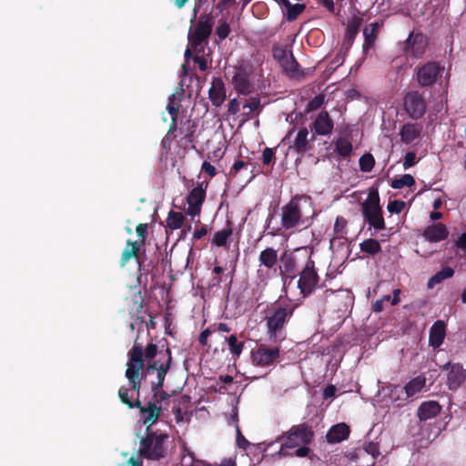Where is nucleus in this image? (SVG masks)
I'll use <instances>...</instances> for the list:
<instances>
[{
  "instance_id": "nucleus-1",
  "label": "nucleus",
  "mask_w": 466,
  "mask_h": 466,
  "mask_svg": "<svg viewBox=\"0 0 466 466\" xmlns=\"http://www.w3.org/2000/svg\"><path fill=\"white\" fill-rule=\"evenodd\" d=\"M146 372L151 374L157 372V380L151 382V393L153 402L160 404L167 401L171 394L163 390L167 373L173 361L171 350L167 339L160 341V345L148 343L145 349Z\"/></svg>"
},
{
  "instance_id": "nucleus-2",
  "label": "nucleus",
  "mask_w": 466,
  "mask_h": 466,
  "mask_svg": "<svg viewBox=\"0 0 466 466\" xmlns=\"http://www.w3.org/2000/svg\"><path fill=\"white\" fill-rule=\"evenodd\" d=\"M297 305L290 300H279L266 317L268 334L274 341L284 339L283 329L292 317Z\"/></svg>"
},
{
  "instance_id": "nucleus-3",
  "label": "nucleus",
  "mask_w": 466,
  "mask_h": 466,
  "mask_svg": "<svg viewBox=\"0 0 466 466\" xmlns=\"http://www.w3.org/2000/svg\"><path fill=\"white\" fill-rule=\"evenodd\" d=\"M312 210L311 198L296 195L281 208V226L285 230L293 229L305 223L307 211Z\"/></svg>"
},
{
  "instance_id": "nucleus-4",
  "label": "nucleus",
  "mask_w": 466,
  "mask_h": 466,
  "mask_svg": "<svg viewBox=\"0 0 466 466\" xmlns=\"http://www.w3.org/2000/svg\"><path fill=\"white\" fill-rule=\"evenodd\" d=\"M197 17V8H194V15L191 19L193 24ZM215 24L214 17L211 14H202L198 20L191 25L188 30L187 39L188 45L194 52H204L205 46L208 44L213 26Z\"/></svg>"
},
{
  "instance_id": "nucleus-5",
  "label": "nucleus",
  "mask_w": 466,
  "mask_h": 466,
  "mask_svg": "<svg viewBox=\"0 0 466 466\" xmlns=\"http://www.w3.org/2000/svg\"><path fill=\"white\" fill-rule=\"evenodd\" d=\"M145 350L141 346L134 345L128 351V361L125 376L131 385V390L137 393V398L142 387V380L147 374L146 372Z\"/></svg>"
},
{
  "instance_id": "nucleus-6",
  "label": "nucleus",
  "mask_w": 466,
  "mask_h": 466,
  "mask_svg": "<svg viewBox=\"0 0 466 466\" xmlns=\"http://www.w3.org/2000/svg\"><path fill=\"white\" fill-rule=\"evenodd\" d=\"M312 427L306 422L293 425L277 439V441L284 440L278 451L279 457H288L286 449H294L300 445H309L314 441Z\"/></svg>"
},
{
  "instance_id": "nucleus-7",
  "label": "nucleus",
  "mask_w": 466,
  "mask_h": 466,
  "mask_svg": "<svg viewBox=\"0 0 466 466\" xmlns=\"http://www.w3.org/2000/svg\"><path fill=\"white\" fill-rule=\"evenodd\" d=\"M168 435L146 428V434L140 440L139 454L148 460L158 461L167 455L165 441Z\"/></svg>"
},
{
  "instance_id": "nucleus-8",
  "label": "nucleus",
  "mask_w": 466,
  "mask_h": 466,
  "mask_svg": "<svg viewBox=\"0 0 466 466\" xmlns=\"http://www.w3.org/2000/svg\"><path fill=\"white\" fill-rule=\"evenodd\" d=\"M361 212L364 219L375 230L380 231L386 228L377 188L370 190L367 199L361 204Z\"/></svg>"
},
{
  "instance_id": "nucleus-9",
  "label": "nucleus",
  "mask_w": 466,
  "mask_h": 466,
  "mask_svg": "<svg viewBox=\"0 0 466 466\" xmlns=\"http://www.w3.org/2000/svg\"><path fill=\"white\" fill-rule=\"evenodd\" d=\"M319 283V275L316 270L315 261L308 257L303 269L299 273L298 288L304 297L309 295Z\"/></svg>"
},
{
  "instance_id": "nucleus-10",
  "label": "nucleus",
  "mask_w": 466,
  "mask_h": 466,
  "mask_svg": "<svg viewBox=\"0 0 466 466\" xmlns=\"http://www.w3.org/2000/svg\"><path fill=\"white\" fill-rule=\"evenodd\" d=\"M404 109L413 119H420L426 112V102L418 91L408 92L404 96Z\"/></svg>"
},
{
  "instance_id": "nucleus-11",
  "label": "nucleus",
  "mask_w": 466,
  "mask_h": 466,
  "mask_svg": "<svg viewBox=\"0 0 466 466\" xmlns=\"http://www.w3.org/2000/svg\"><path fill=\"white\" fill-rule=\"evenodd\" d=\"M443 71V67L438 62H428L417 67V81L421 87L434 85Z\"/></svg>"
},
{
  "instance_id": "nucleus-12",
  "label": "nucleus",
  "mask_w": 466,
  "mask_h": 466,
  "mask_svg": "<svg viewBox=\"0 0 466 466\" xmlns=\"http://www.w3.org/2000/svg\"><path fill=\"white\" fill-rule=\"evenodd\" d=\"M426 387V378L423 375H419L411 379L405 384L403 388L400 386H395L391 391L392 395L398 394L397 399L407 400L421 392Z\"/></svg>"
},
{
  "instance_id": "nucleus-13",
  "label": "nucleus",
  "mask_w": 466,
  "mask_h": 466,
  "mask_svg": "<svg viewBox=\"0 0 466 466\" xmlns=\"http://www.w3.org/2000/svg\"><path fill=\"white\" fill-rule=\"evenodd\" d=\"M280 356L279 347L268 348L265 344H259L255 350L251 352V360L254 365L267 367L273 364Z\"/></svg>"
},
{
  "instance_id": "nucleus-14",
  "label": "nucleus",
  "mask_w": 466,
  "mask_h": 466,
  "mask_svg": "<svg viewBox=\"0 0 466 466\" xmlns=\"http://www.w3.org/2000/svg\"><path fill=\"white\" fill-rule=\"evenodd\" d=\"M442 370H448L447 386L451 390H457L466 380V370L460 363H446Z\"/></svg>"
},
{
  "instance_id": "nucleus-15",
  "label": "nucleus",
  "mask_w": 466,
  "mask_h": 466,
  "mask_svg": "<svg viewBox=\"0 0 466 466\" xmlns=\"http://www.w3.org/2000/svg\"><path fill=\"white\" fill-rule=\"evenodd\" d=\"M205 199L206 188L203 187V183H200L192 188L187 197V202L188 205L187 214L191 217L198 216Z\"/></svg>"
},
{
  "instance_id": "nucleus-16",
  "label": "nucleus",
  "mask_w": 466,
  "mask_h": 466,
  "mask_svg": "<svg viewBox=\"0 0 466 466\" xmlns=\"http://www.w3.org/2000/svg\"><path fill=\"white\" fill-rule=\"evenodd\" d=\"M234 89L240 95H249L253 91L250 75L245 68H239L232 78Z\"/></svg>"
},
{
  "instance_id": "nucleus-17",
  "label": "nucleus",
  "mask_w": 466,
  "mask_h": 466,
  "mask_svg": "<svg viewBox=\"0 0 466 466\" xmlns=\"http://www.w3.org/2000/svg\"><path fill=\"white\" fill-rule=\"evenodd\" d=\"M137 408L140 411L143 424L147 425V428L149 429L158 420L162 412L161 406H157L153 401H148L145 406L140 403V407Z\"/></svg>"
},
{
  "instance_id": "nucleus-18",
  "label": "nucleus",
  "mask_w": 466,
  "mask_h": 466,
  "mask_svg": "<svg viewBox=\"0 0 466 466\" xmlns=\"http://www.w3.org/2000/svg\"><path fill=\"white\" fill-rule=\"evenodd\" d=\"M334 128V122L327 111H321L312 122L311 130L314 136L329 135Z\"/></svg>"
},
{
  "instance_id": "nucleus-19",
  "label": "nucleus",
  "mask_w": 466,
  "mask_h": 466,
  "mask_svg": "<svg viewBox=\"0 0 466 466\" xmlns=\"http://www.w3.org/2000/svg\"><path fill=\"white\" fill-rule=\"evenodd\" d=\"M279 275L283 278L294 279L297 276L298 268L294 255L285 250L279 257Z\"/></svg>"
},
{
  "instance_id": "nucleus-20",
  "label": "nucleus",
  "mask_w": 466,
  "mask_h": 466,
  "mask_svg": "<svg viewBox=\"0 0 466 466\" xmlns=\"http://www.w3.org/2000/svg\"><path fill=\"white\" fill-rule=\"evenodd\" d=\"M226 87L221 77H214L208 90V98L215 107H219L226 100Z\"/></svg>"
},
{
  "instance_id": "nucleus-21",
  "label": "nucleus",
  "mask_w": 466,
  "mask_h": 466,
  "mask_svg": "<svg viewBox=\"0 0 466 466\" xmlns=\"http://www.w3.org/2000/svg\"><path fill=\"white\" fill-rule=\"evenodd\" d=\"M427 46V39L422 34H410L407 41L405 50L419 58L422 56Z\"/></svg>"
},
{
  "instance_id": "nucleus-22",
  "label": "nucleus",
  "mask_w": 466,
  "mask_h": 466,
  "mask_svg": "<svg viewBox=\"0 0 466 466\" xmlns=\"http://www.w3.org/2000/svg\"><path fill=\"white\" fill-rule=\"evenodd\" d=\"M442 410V406L437 400L422 401L417 409V417L420 421L436 418Z\"/></svg>"
},
{
  "instance_id": "nucleus-23",
  "label": "nucleus",
  "mask_w": 466,
  "mask_h": 466,
  "mask_svg": "<svg viewBox=\"0 0 466 466\" xmlns=\"http://www.w3.org/2000/svg\"><path fill=\"white\" fill-rule=\"evenodd\" d=\"M309 130L307 127H301L294 139L293 145L290 146V148H293L296 153L303 156L309 150L311 149L310 143L315 140V136L313 135L310 138H309Z\"/></svg>"
},
{
  "instance_id": "nucleus-24",
  "label": "nucleus",
  "mask_w": 466,
  "mask_h": 466,
  "mask_svg": "<svg viewBox=\"0 0 466 466\" xmlns=\"http://www.w3.org/2000/svg\"><path fill=\"white\" fill-rule=\"evenodd\" d=\"M350 429L344 423H337L330 427L326 434V441L328 443L334 444L339 443L347 440L350 436Z\"/></svg>"
},
{
  "instance_id": "nucleus-25",
  "label": "nucleus",
  "mask_w": 466,
  "mask_h": 466,
  "mask_svg": "<svg viewBox=\"0 0 466 466\" xmlns=\"http://www.w3.org/2000/svg\"><path fill=\"white\" fill-rule=\"evenodd\" d=\"M446 336V323L443 320H436L430 329L429 342L433 349L440 348Z\"/></svg>"
},
{
  "instance_id": "nucleus-26",
  "label": "nucleus",
  "mask_w": 466,
  "mask_h": 466,
  "mask_svg": "<svg viewBox=\"0 0 466 466\" xmlns=\"http://www.w3.org/2000/svg\"><path fill=\"white\" fill-rule=\"evenodd\" d=\"M382 22H374L367 25L363 28L364 43L362 49L364 53H367L375 45L378 38L380 29L382 27Z\"/></svg>"
},
{
  "instance_id": "nucleus-27",
  "label": "nucleus",
  "mask_w": 466,
  "mask_h": 466,
  "mask_svg": "<svg viewBox=\"0 0 466 466\" xmlns=\"http://www.w3.org/2000/svg\"><path fill=\"white\" fill-rule=\"evenodd\" d=\"M140 244L137 241H131L130 239H127V247L123 250L119 265L121 268H124L127 262L130 260V258H134L137 259V262L138 264L139 270L142 269V262L139 259V252H140Z\"/></svg>"
},
{
  "instance_id": "nucleus-28",
  "label": "nucleus",
  "mask_w": 466,
  "mask_h": 466,
  "mask_svg": "<svg viewBox=\"0 0 466 466\" xmlns=\"http://www.w3.org/2000/svg\"><path fill=\"white\" fill-rule=\"evenodd\" d=\"M424 238L430 242H440L449 236L447 227L442 223H435L424 229Z\"/></svg>"
},
{
  "instance_id": "nucleus-29",
  "label": "nucleus",
  "mask_w": 466,
  "mask_h": 466,
  "mask_svg": "<svg viewBox=\"0 0 466 466\" xmlns=\"http://www.w3.org/2000/svg\"><path fill=\"white\" fill-rule=\"evenodd\" d=\"M421 131L422 125L407 123L402 126L400 131L401 141L405 144H410L420 136Z\"/></svg>"
},
{
  "instance_id": "nucleus-30",
  "label": "nucleus",
  "mask_w": 466,
  "mask_h": 466,
  "mask_svg": "<svg viewBox=\"0 0 466 466\" xmlns=\"http://www.w3.org/2000/svg\"><path fill=\"white\" fill-rule=\"evenodd\" d=\"M258 261L260 265L264 266L266 268L275 269L279 261L278 250L272 247L266 248L259 253Z\"/></svg>"
},
{
  "instance_id": "nucleus-31",
  "label": "nucleus",
  "mask_w": 466,
  "mask_h": 466,
  "mask_svg": "<svg viewBox=\"0 0 466 466\" xmlns=\"http://www.w3.org/2000/svg\"><path fill=\"white\" fill-rule=\"evenodd\" d=\"M283 72L292 78L300 77L303 73L299 70V64L297 62L292 52L289 51V56L279 64Z\"/></svg>"
},
{
  "instance_id": "nucleus-32",
  "label": "nucleus",
  "mask_w": 466,
  "mask_h": 466,
  "mask_svg": "<svg viewBox=\"0 0 466 466\" xmlns=\"http://www.w3.org/2000/svg\"><path fill=\"white\" fill-rule=\"evenodd\" d=\"M362 24V18L359 17V16H354L352 18L351 21L349 22L347 27H346V32H345V36H344V44L345 45H348L349 46L352 45L354 39L356 38L359 31H360V27Z\"/></svg>"
},
{
  "instance_id": "nucleus-33",
  "label": "nucleus",
  "mask_w": 466,
  "mask_h": 466,
  "mask_svg": "<svg viewBox=\"0 0 466 466\" xmlns=\"http://www.w3.org/2000/svg\"><path fill=\"white\" fill-rule=\"evenodd\" d=\"M454 269L451 267H444L432 277L428 279L427 288L433 289L437 284H440L443 280L451 278L454 275Z\"/></svg>"
},
{
  "instance_id": "nucleus-34",
  "label": "nucleus",
  "mask_w": 466,
  "mask_h": 466,
  "mask_svg": "<svg viewBox=\"0 0 466 466\" xmlns=\"http://www.w3.org/2000/svg\"><path fill=\"white\" fill-rule=\"evenodd\" d=\"M197 125L195 122L187 119L179 127L178 132L181 136V139L186 140L187 143H193L195 141V132Z\"/></svg>"
},
{
  "instance_id": "nucleus-35",
  "label": "nucleus",
  "mask_w": 466,
  "mask_h": 466,
  "mask_svg": "<svg viewBox=\"0 0 466 466\" xmlns=\"http://www.w3.org/2000/svg\"><path fill=\"white\" fill-rule=\"evenodd\" d=\"M233 229L229 222L222 230L217 231L212 239V244L217 247H226L228 238L232 235Z\"/></svg>"
},
{
  "instance_id": "nucleus-36",
  "label": "nucleus",
  "mask_w": 466,
  "mask_h": 466,
  "mask_svg": "<svg viewBox=\"0 0 466 466\" xmlns=\"http://www.w3.org/2000/svg\"><path fill=\"white\" fill-rule=\"evenodd\" d=\"M360 251L370 256H375L381 251L380 242L375 238H367L360 244Z\"/></svg>"
},
{
  "instance_id": "nucleus-37",
  "label": "nucleus",
  "mask_w": 466,
  "mask_h": 466,
  "mask_svg": "<svg viewBox=\"0 0 466 466\" xmlns=\"http://www.w3.org/2000/svg\"><path fill=\"white\" fill-rule=\"evenodd\" d=\"M177 99L176 94H172L169 97V102L167 106V110L172 117V122L170 124L169 132L177 129V118L179 110V105L175 103Z\"/></svg>"
},
{
  "instance_id": "nucleus-38",
  "label": "nucleus",
  "mask_w": 466,
  "mask_h": 466,
  "mask_svg": "<svg viewBox=\"0 0 466 466\" xmlns=\"http://www.w3.org/2000/svg\"><path fill=\"white\" fill-rule=\"evenodd\" d=\"M227 341L228 344L229 352L231 353L232 357L234 359H238L243 351L244 342L238 341L236 335H230L228 338H227Z\"/></svg>"
},
{
  "instance_id": "nucleus-39",
  "label": "nucleus",
  "mask_w": 466,
  "mask_h": 466,
  "mask_svg": "<svg viewBox=\"0 0 466 466\" xmlns=\"http://www.w3.org/2000/svg\"><path fill=\"white\" fill-rule=\"evenodd\" d=\"M335 147L337 153L343 157L350 156L352 152V145L350 141L345 137L338 138Z\"/></svg>"
},
{
  "instance_id": "nucleus-40",
  "label": "nucleus",
  "mask_w": 466,
  "mask_h": 466,
  "mask_svg": "<svg viewBox=\"0 0 466 466\" xmlns=\"http://www.w3.org/2000/svg\"><path fill=\"white\" fill-rule=\"evenodd\" d=\"M185 217L181 212L170 211L167 218V227L171 229H178L184 224Z\"/></svg>"
},
{
  "instance_id": "nucleus-41",
  "label": "nucleus",
  "mask_w": 466,
  "mask_h": 466,
  "mask_svg": "<svg viewBox=\"0 0 466 466\" xmlns=\"http://www.w3.org/2000/svg\"><path fill=\"white\" fill-rule=\"evenodd\" d=\"M413 185H415V179L410 174H405L400 178H394L390 183V187L394 189H400L404 187H411Z\"/></svg>"
},
{
  "instance_id": "nucleus-42",
  "label": "nucleus",
  "mask_w": 466,
  "mask_h": 466,
  "mask_svg": "<svg viewBox=\"0 0 466 466\" xmlns=\"http://www.w3.org/2000/svg\"><path fill=\"white\" fill-rule=\"evenodd\" d=\"M128 389L122 386L118 390V397L122 403L126 404L128 408L140 407V400L137 398L136 400H132L128 396Z\"/></svg>"
},
{
  "instance_id": "nucleus-43",
  "label": "nucleus",
  "mask_w": 466,
  "mask_h": 466,
  "mask_svg": "<svg viewBox=\"0 0 466 466\" xmlns=\"http://www.w3.org/2000/svg\"><path fill=\"white\" fill-rule=\"evenodd\" d=\"M287 9V20L288 21H294L297 19V17L304 11L305 5L303 4H295L292 5L289 3Z\"/></svg>"
},
{
  "instance_id": "nucleus-44",
  "label": "nucleus",
  "mask_w": 466,
  "mask_h": 466,
  "mask_svg": "<svg viewBox=\"0 0 466 466\" xmlns=\"http://www.w3.org/2000/svg\"><path fill=\"white\" fill-rule=\"evenodd\" d=\"M367 454L371 455L373 459L380 455V449L378 444L374 442H369L365 444L364 447L358 451L356 457H364Z\"/></svg>"
},
{
  "instance_id": "nucleus-45",
  "label": "nucleus",
  "mask_w": 466,
  "mask_h": 466,
  "mask_svg": "<svg viewBox=\"0 0 466 466\" xmlns=\"http://www.w3.org/2000/svg\"><path fill=\"white\" fill-rule=\"evenodd\" d=\"M360 168L363 172H370L374 167L375 159L370 153L364 154L360 158Z\"/></svg>"
},
{
  "instance_id": "nucleus-46",
  "label": "nucleus",
  "mask_w": 466,
  "mask_h": 466,
  "mask_svg": "<svg viewBox=\"0 0 466 466\" xmlns=\"http://www.w3.org/2000/svg\"><path fill=\"white\" fill-rule=\"evenodd\" d=\"M347 220L343 217H337L334 224V233L337 238H344L347 233Z\"/></svg>"
},
{
  "instance_id": "nucleus-47",
  "label": "nucleus",
  "mask_w": 466,
  "mask_h": 466,
  "mask_svg": "<svg viewBox=\"0 0 466 466\" xmlns=\"http://www.w3.org/2000/svg\"><path fill=\"white\" fill-rule=\"evenodd\" d=\"M325 101L324 95H317L314 98H312L307 105L306 113H309L311 111H315L322 106Z\"/></svg>"
},
{
  "instance_id": "nucleus-48",
  "label": "nucleus",
  "mask_w": 466,
  "mask_h": 466,
  "mask_svg": "<svg viewBox=\"0 0 466 466\" xmlns=\"http://www.w3.org/2000/svg\"><path fill=\"white\" fill-rule=\"evenodd\" d=\"M216 34L219 40H225L230 34V26L227 20L220 21L219 25L216 28Z\"/></svg>"
},
{
  "instance_id": "nucleus-49",
  "label": "nucleus",
  "mask_w": 466,
  "mask_h": 466,
  "mask_svg": "<svg viewBox=\"0 0 466 466\" xmlns=\"http://www.w3.org/2000/svg\"><path fill=\"white\" fill-rule=\"evenodd\" d=\"M184 456L182 459V466L187 464L194 465L195 462L200 463L201 461L196 459L195 453L190 451L187 447L183 448Z\"/></svg>"
},
{
  "instance_id": "nucleus-50",
  "label": "nucleus",
  "mask_w": 466,
  "mask_h": 466,
  "mask_svg": "<svg viewBox=\"0 0 466 466\" xmlns=\"http://www.w3.org/2000/svg\"><path fill=\"white\" fill-rule=\"evenodd\" d=\"M273 57L279 64L283 62L284 59L289 56V51L282 46H274L272 49Z\"/></svg>"
},
{
  "instance_id": "nucleus-51",
  "label": "nucleus",
  "mask_w": 466,
  "mask_h": 466,
  "mask_svg": "<svg viewBox=\"0 0 466 466\" xmlns=\"http://www.w3.org/2000/svg\"><path fill=\"white\" fill-rule=\"evenodd\" d=\"M405 208L402 200H392L388 203L387 209L390 213L400 214Z\"/></svg>"
},
{
  "instance_id": "nucleus-52",
  "label": "nucleus",
  "mask_w": 466,
  "mask_h": 466,
  "mask_svg": "<svg viewBox=\"0 0 466 466\" xmlns=\"http://www.w3.org/2000/svg\"><path fill=\"white\" fill-rule=\"evenodd\" d=\"M147 228L148 226L146 223H140L136 228V232L140 238V241L138 242L140 247L145 245V240L147 235Z\"/></svg>"
},
{
  "instance_id": "nucleus-53",
  "label": "nucleus",
  "mask_w": 466,
  "mask_h": 466,
  "mask_svg": "<svg viewBox=\"0 0 466 466\" xmlns=\"http://www.w3.org/2000/svg\"><path fill=\"white\" fill-rule=\"evenodd\" d=\"M237 445L239 449H242L243 451H247L248 447L250 446L249 441L243 436L241 433L238 426H237Z\"/></svg>"
},
{
  "instance_id": "nucleus-54",
  "label": "nucleus",
  "mask_w": 466,
  "mask_h": 466,
  "mask_svg": "<svg viewBox=\"0 0 466 466\" xmlns=\"http://www.w3.org/2000/svg\"><path fill=\"white\" fill-rule=\"evenodd\" d=\"M260 106V98L258 96H253L248 98L244 105V107H248L250 112L259 109Z\"/></svg>"
},
{
  "instance_id": "nucleus-55",
  "label": "nucleus",
  "mask_w": 466,
  "mask_h": 466,
  "mask_svg": "<svg viewBox=\"0 0 466 466\" xmlns=\"http://www.w3.org/2000/svg\"><path fill=\"white\" fill-rule=\"evenodd\" d=\"M196 55L193 58L194 62L198 64V68L201 71H206L208 69V62L207 59L202 55L204 52H194Z\"/></svg>"
},
{
  "instance_id": "nucleus-56",
  "label": "nucleus",
  "mask_w": 466,
  "mask_h": 466,
  "mask_svg": "<svg viewBox=\"0 0 466 466\" xmlns=\"http://www.w3.org/2000/svg\"><path fill=\"white\" fill-rule=\"evenodd\" d=\"M297 448L298 449L295 450V451L293 453H289L288 456H290V457L296 456V457L303 458V457L309 456V454L311 451V450L308 447V445H300Z\"/></svg>"
},
{
  "instance_id": "nucleus-57",
  "label": "nucleus",
  "mask_w": 466,
  "mask_h": 466,
  "mask_svg": "<svg viewBox=\"0 0 466 466\" xmlns=\"http://www.w3.org/2000/svg\"><path fill=\"white\" fill-rule=\"evenodd\" d=\"M275 151L272 148L266 147L262 153V162L264 165H269L273 162Z\"/></svg>"
},
{
  "instance_id": "nucleus-58",
  "label": "nucleus",
  "mask_w": 466,
  "mask_h": 466,
  "mask_svg": "<svg viewBox=\"0 0 466 466\" xmlns=\"http://www.w3.org/2000/svg\"><path fill=\"white\" fill-rule=\"evenodd\" d=\"M400 289H396L393 290V297H392V299H391L390 295H384L381 298V299L383 300V302L390 301V304L392 306H395V305H397L400 302Z\"/></svg>"
},
{
  "instance_id": "nucleus-59",
  "label": "nucleus",
  "mask_w": 466,
  "mask_h": 466,
  "mask_svg": "<svg viewBox=\"0 0 466 466\" xmlns=\"http://www.w3.org/2000/svg\"><path fill=\"white\" fill-rule=\"evenodd\" d=\"M201 171L207 173L210 177H214L217 174L216 167L208 161L202 163Z\"/></svg>"
},
{
  "instance_id": "nucleus-60",
  "label": "nucleus",
  "mask_w": 466,
  "mask_h": 466,
  "mask_svg": "<svg viewBox=\"0 0 466 466\" xmlns=\"http://www.w3.org/2000/svg\"><path fill=\"white\" fill-rule=\"evenodd\" d=\"M416 154L414 152H408L405 155L403 167L409 168L415 165Z\"/></svg>"
},
{
  "instance_id": "nucleus-61",
  "label": "nucleus",
  "mask_w": 466,
  "mask_h": 466,
  "mask_svg": "<svg viewBox=\"0 0 466 466\" xmlns=\"http://www.w3.org/2000/svg\"><path fill=\"white\" fill-rule=\"evenodd\" d=\"M246 166L247 163L242 160L236 161L229 170V176L235 177Z\"/></svg>"
},
{
  "instance_id": "nucleus-62",
  "label": "nucleus",
  "mask_w": 466,
  "mask_h": 466,
  "mask_svg": "<svg viewBox=\"0 0 466 466\" xmlns=\"http://www.w3.org/2000/svg\"><path fill=\"white\" fill-rule=\"evenodd\" d=\"M228 111L230 115H236L239 111V103L237 98H233L229 101Z\"/></svg>"
},
{
  "instance_id": "nucleus-63",
  "label": "nucleus",
  "mask_w": 466,
  "mask_h": 466,
  "mask_svg": "<svg viewBox=\"0 0 466 466\" xmlns=\"http://www.w3.org/2000/svg\"><path fill=\"white\" fill-rule=\"evenodd\" d=\"M211 334V331L208 329H204L199 337H198V342L202 345V346H207L208 345V339L209 337V335Z\"/></svg>"
},
{
  "instance_id": "nucleus-64",
  "label": "nucleus",
  "mask_w": 466,
  "mask_h": 466,
  "mask_svg": "<svg viewBox=\"0 0 466 466\" xmlns=\"http://www.w3.org/2000/svg\"><path fill=\"white\" fill-rule=\"evenodd\" d=\"M208 234V230L206 228L205 226H202L201 228H197L194 233H193V238L195 239H200L202 238L204 236H206Z\"/></svg>"
}]
</instances>
